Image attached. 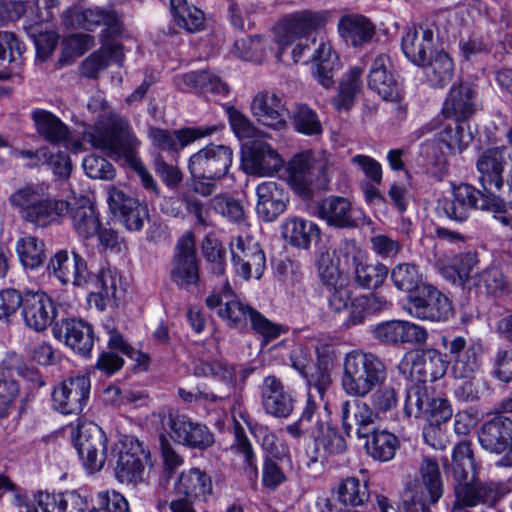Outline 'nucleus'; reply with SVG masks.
<instances>
[{
  "label": "nucleus",
  "instance_id": "obj_34",
  "mask_svg": "<svg viewBox=\"0 0 512 512\" xmlns=\"http://www.w3.org/2000/svg\"><path fill=\"white\" fill-rule=\"evenodd\" d=\"M478 439L486 451L504 456L512 447V420L498 416L485 422Z\"/></svg>",
  "mask_w": 512,
  "mask_h": 512
},
{
  "label": "nucleus",
  "instance_id": "obj_33",
  "mask_svg": "<svg viewBox=\"0 0 512 512\" xmlns=\"http://www.w3.org/2000/svg\"><path fill=\"white\" fill-rule=\"evenodd\" d=\"M18 20L22 21L24 32H55L38 10L27 11L22 1L0 0V28Z\"/></svg>",
  "mask_w": 512,
  "mask_h": 512
},
{
  "label": "nucleus",
  "instance_id": "obj_28",
  "mask_svg": "<svg viewBox=\"0 0 512 512\" xmlns=\"http://www.w3.org/2000/svg\"><path fill=\"white\" fill-rule=\"evenodd\" d=\"M256 214L264 222H273L287 208L288 195L275 181H263L256 187Z\"/></svg>",
  "mask_w": 512,
  "mask_h": 512
},
{
  "label": "nucleus",
  "instance_id": "obj_9",
  "mask_svg": "<svg viewBox=\"0 0 512 512\" xmlns=\"http://www.w3.org/2000/svg\"><path fill=\"white\" fill-rule=\"evenodd\" d=\"M170 279L184 289L198 286L200 282V260L192 231H186L176 242L171 260Z\"/></svg>",
  "mask_w": 512,
  "mask_h": 512
},
{
  "label": "nucleus",
  "instance_id": "obj_50",
  "mask_svg": "<svg viewBox=\"0 0 512 512\" xmlns=\"http://www.w3.org/2000/svg\"><path fill=\"white\" fill-rule=\"evenodd\" d=\"M315 425L318 429V434L315 435V443L317 450L322 451L320 455L322 458L341 455L346 451V441L336 428L320 423L318 420Z\"/></svg>",
  "mask_w": 512,
  "mask_h": 512
},
{
  "label": "nucleus",
  "instance_id": "obj_46",
  "mask_svg": "<svg viewBox=\"0 0 512 512\" xmlns=\"http://www.w3.org/2000/svg\"><path fill=\"white\" fill-rule=\"evenodd\" d=\"M453 197L466 208L500 212L503 208V201L491 194H483L469 184H461L453 189Z\"/></svg>",
  "mask_w": 512,
  "mask_h": 512
},
{
  "label": "nucleus",
  "instance_id": "obj_16",
  "mask_svg": "<svg viewBox=\"0 0 512 512\" xmlns=\"http://www.w3.org/2000/svg\"><path fill=\"white\" fill-rule=\"evenodd\" d=\"M167 426L170 429V437L188 448L205 450L214 444V435L210 429L186 415L170 413Z\"/></svg>",
  "mask_w": 512,
  "mask_h": 512
},
{
  "label": "nucleus",
  "instance_id": "obj_7",
  "mask_svg": "<svg viewBox=\"0 0 512 512\" xmlns=\"http://www.w3.org/2000/svg\"><path fill=\"white\" fill-rule=\"evenodd\" d=\"M112 453L115 477L120 483L136 486L143 482L149 453L138 439L124 436L115 443Z\"/></svg>",
  "mask_w": 512,
  "mask_h": 512
},
{
  "label": "nucleus",
  "instance_id": "obj_3",
  "mask_svg": "<svg viewBox=\"0 0 512 512\" xmlns=\"http://www.w3.org/2000/svg\"><path fill=\"white\" fill-rule=\"evenodd\" d=\"M222 290L221 294L209 295L205 303L209 309H217V315L229 327L242 329L250 322L251 328L266 341L279 337L284 331L281 325L271 322L257 310L236 298L226 279Z\"/></svg>",
  "mask_w": 512,
  "mask_h": 512
},
{
  "label": "nucleus",
  "instance_id": "obj_32",
  "mask_svg": "<svg viewBox=\"0 0 512 512\" xmlns=\"http://www.w3.org/2000/svg\"><path fill=\"white\" fill-rule=\"evenodd\" d=\"M375 420V413L365 402L347 400L341 404L342 428L348 437L354 433L358 438H366Z\"/></svg>",
  "mask_w": 512,
  "mask_h": 512
},
{
  "label": "nucleus",
  "instance_id": "obj_58",
  "mask_svg": "<svg viewBox=\"0 0 512 512\" xmlns=\"http://www.w3.org/2000/svg\"><path fill=\"white\" fill-rule=\"evenodd\" d=\"M310 34H277L275 42L278 46V58H281L288 47H292L291 56L297 63L303 56L306 49H310V45H316L317 40L311 39Z\"/></svg>",
  "mask_w": 512,
  "mask_h": 512
},
{
  "label": "nucleus",
  "instance_id": "obj_10",
  "mask_svg": "<svg viewBox=\"0 0 512 512\" xmlns=\"http://www.w3.org/2000/svg\"><path fill=\"white\" fill-rule=\"evenodd\" d=\"M477 469L475 462L452 464L454 498L466 501L471 495L512 491L510 480L481 481L477 476Z\"/></svg>",
  "mask_w": 512,
  "mask_h": 512
},
{
  "label": "nucleus",
  "instance_id": "obj_5",
  "mask_svg": "<svg viewBox=\"0 0 512 512\" xmlns=\"http://www.w3.org/2000/svg\"><path fill=\"white\" fill-rule=\"evenodd\" d=\"M386 378V367L373 353L348 352L343 360L341 385L349 396L364 397Z\"/></svg>",
  "mask_w": 512,
  "mask_h": 512
},
{
  "label": "nucleus",
  "instance_id": "obj_30",
  "mask_svg": "<svg viewBox=\"0 0 512 512\" xmlns=\"http://www.w3.org/2000/svg\"><path fill=\"white\" fill-rule=\"evenodd\" d=\"M442 344L448 350L452 372L456 378H468L478 370L477 347L473 344L468 345L464 337H442Z\"/></svg>",
  "mask_w": 512,
  "mask_h": 512
},
{
  "label": "nucleus",
  "instance_id": "obj_1",
  "mask_svg": "<svg viewBox=\"0 0 512 512\" xmlns=\"http://www.w3.org/2000/svg\"><path fill=\"white\" fill-rule=\"evenodd\" d=\"M8 202L24 222L39 228L60 224L66 213L76 233L84 239L93 237L100 227L95 208L85 196L65 201L50 196L42 185L28 184L11 193Z\"/></svg>",
  "mask_w": 512,
  "mask_h": 512
},
{
  "label": "nucleus",
  "instance_id": "obj_41",
  "mask_svg": "<svg viewBox=\"0 0 512 512\" xmlns=\"http://www.w3.org/2000/svg\"><path fill=\"white\" fill-rule=\"evenodd\" d=\"M476 92L468 84L452 86L444 101L442 114L454 120H466L475 113Z\"/></svg>",
  "mask_w": 512,
  "mask_h": 512
},
{
  "label": "nucleus",
  "instance_id": "obj_56",
  "mask_svg": "<svg viewBox=\"0 0 512 512\" xmlns=\"http://www.w3.org/2000/svg\"><path fill=\"white\" fill-rule=\"evenodd\" d=\"M16 252L24 267L35 269L43 264L45 245L43 241L33 236H25L16 242Z\"/></svg>",
  "mask_w": 512,
  "mask_h": 512
},
{
  "label": "nucleus",
  "instance_id": "obj_4",
  "mask_svg": "<svg viewBox=\"0 0 512 512\" xmlns=\"http://www.w3.org/2000/svg\"><path fill=\"white\" fill-rule=\"evenodd\" d=\"M335 165L327 151L306 150L296 153L287 164L289 186L303 198H310L315 189H324L330 182Z\"/></svg>",
  "mask_w": 512,
  "mask_h": 512
},
{
  "label": "nucleus",
  "instance_id": "obj_61",
  "mask_svg": "<svg viewBox=\"0 0 512 512\" xmlns=\"http://www.w3.org/2000/svg\"><path fill=\"white\" fill-rule=\"evenodd\" d=\"M232 131L240 140L265 137L266 134L258 129L253 122L234 106L226 108Z\"/></svg>",
  "mask_w": 512,
  "mask_h": 512
},
{
  "label": "nucleus",
  "instance_id": "obj_57",
  "mask_svg": "<svg viewBox=\"0 0 512 512\" xmlns=\"http://www.w3.org/2000/svg\"><path fill=\"white\" fill-rule=\"evenodd\" d=\"M473 135L463 120H455L440 132V141L451 152H462L472 141Z\"/></svg>",
  "mask_w": 512,
  "mask_h": 512
},
{
  "label": "nucleus",
  "instance_id": "obj_23",
  "mask_svg": "<svg viewBox=\"0 0 512 512\" xmlns=\"http://www.w3.org/2000/svg\"><path fill=\"white\" fill-rule=\"evenodd\" d=\"M401 366H410V374L418 382H434L446 373L448 363L443 355L435 349L405 355Z\"/></svg>",
  "mask_w": 512,
  "mask_h": 512
},
{
  "label": "nucleus",
  "instance_id": "obj_40",
  "mask_svg": "<svg viewBox=\"0 0 512 512\" xmlns=\"http://www.w3.org/2000/svg\"><path fill=\"white\" fill-rule=\"evenodd\" d=\"M233 397V404L231 407V412L234 418V432H235V447L237 451L243 455L244 461L247 466L250 468L253 475L256 477L258 474L257 464L255 454L252 449V445L248 440L247 436L244 433L243 428L240 426L237 421V417L241 418L247 425L250 427V422L248 421V415L245 412L243 407V399L241 395L236 393L235 391V373L233 374V390L230 392V397Z\"/></svg>",
  "mask_w": 512,
  "mask_h": 512
},
{
  "label": "nucleus",
  "instance_id": "obj_35",
  "mask_svg": "<svg viewBox=\"0 0 512 512\" xmlns=\"http://www.w3.org/2000/svg\"><path fill=\"white\" fill-rule=\"evenodd\" d=\"M349 199L341 196H329L318 205L317 214L327 224L337 228H353L358 225L359 214Z\"/></svg>",
  "mask_w": 512,
  "mask_h": 512
},
{
  "label": "nucleus",
  "instance_id": "obj_8",
  "mask_svg": "<svg viewBox=\"0 0 512 512\" xmlns=\"http://www.w3.org/2000/svg\"><path fill=\"white\" fill-rule=\"evenodd\" d=\"M418 475L422 486L413 484L406 488V502H410L417 510L428 511L437 503L444 492L439 462L432 456L423 455L418 465Z\"/></svg>",
  "mask_w": 512,
  "mask_h": 512
},
{
  "label": "nucleus",
  "instance_id": "obj_21",
  "mask_svg": "<svg viewBox=\"0 0 512 512\" xmlns=\"http://www.w3.org/2000/svg\"><path fill=\"white\" fill-rule=\"evenodd\" d=\"M57 310L54 301L41 291H28L23 296L22 317L25 325L36 331L46 330L54 321Z\"/></svg>",
  "mask_w": 512,
  "mask_h": 512
},
{
  "label": "nucleus",
  "instance_id": "obj_44",
  "mask_svg": "<svg viewBox=\"0 0 512 512\" xmlns=\"http://www.w3.org/2000/svg\"><path fill=\"white\" fill-rule=\"evenodd\" d=\"M281 233L290 245L308 249L311 242L318 238L320 231L318 226L311 221L300 217H290L283 221Z\"/></svg>",
  "mask_w": 512,
  "mask_h": 512
},
{
  "label": "nucleus",
  "instance_id": "obj_15",
  "mask_svg": "<svg viewBox=\"0 0 512 512\" xmlns=\"http://www.w3.org/2000/svg\"><path fill=\"white\" fill-rule=\"evenodd\" d=\"M63 22L67 28L77 27L85 32H93L103 26L101 32H125L122 15L114 9L86 8L81 11L67 10Z\"/></svg>",
  "mask_w": 512,
  "mask_h": 512
},
{
  "label": "nucleus",
  "instance_id": "obj_47",
  "mask_svg": "<svg viewBox=\"0 0 512 512\" xmlns=\"http://www.w3.org/2000/svg\"><path fill=\"white\" fill-rule=\"evenodd\" d=\"M176 85L179 89L186 86L221 96H226L229 93V86L218 76L206 70L183 74L177 78Z\"/></svg>",
  "mask_w": 512,
  "mask_h": 512
},
{
  "label": "nucleus",
  "instance_id": "obj_19",
  "mask_svg": "<svg viewBox=\"0 0 512 512\" xmlns=\"http://www.w3.org/2000/svg\"><path fill=\"white\" fill-rule=\"evenodd\" d=\"M90 388V380L84 375L63 381L52 393L54 408L62 414L81 413L88 401Z\"/></svg>",
  "mask_w": 512,
  "mask_h": 512
},
{
  "label": "nucleus",
  "instance_id": "obj_29",
  "mask_svg": "<svg viewBox=\"0 0 512 512\" xmlns=\"http://www.w3.org/2000/svg\"><path fill=\"white\" fill-rule=\"evenodd\" d=\"M52 332L55 338L82 355H88L92 350L93 329L82 320L62 319L55 323Z\"/></svg>",
  "mask_w": 512,
  "mask_h": 512
},
{
  "label": "nucleus",
  "instance_id": "obj_39",
  "mask_svg": "<svg viewBox=\"0 0 512 512\" xmlns=\"http://www.w3.org/2000/svg\"><path fill=\"white\" fill-rule=\"evenodd\" d=\"M177 498L175 500L195 501L205 500L212 492L210 477L198 468L183 471L175 485Z\"/></svg>",
  "mask_w": 512,
  "mask_h": 512
},
{
  "label": "nucleus",
  "instance_id": "obj_26",
  "mask_svg": "<svg viewBox=\"0 0 512 512\" xmlns=\"http://www.w3.org/2000/svg\"><path fill=\"white\" fill-rule=\"evenodd\" d=\"M96 290L90 294V302L103 311L108 306L117 307L126 293V283L116 269H102L96 276Z\"/></svg>",
  "mask_w": 512,
  "mask_h": 512
},
{
  "label": "nucleus",
  "instance_id": "obj_31",
  "mask_svg": "<svg viewBox=\"0 0 512 512\" xmlns=\"http://www.w3.org/2000/svg\"><path fill=\"white\" fill-rule=\"evenodd\" d=\"M48 273L55 276L61 283L84 285L89 276L85 260L77 254L70 258L66 250L56 252L48 262Z\"/></svg>",
  "mask_w": 512,
  "mask_h": 512
},
{
  "label": "nucleus",
  "instance_id": "obj_38",
  "mask_svg": "<svg viewBox=\"0 0 512 512\" xmlns=\"http://www.w3.org/2000/svg\"><path fill=\"white\" fill-rule=\"evenodd\" d=\"M504 148L486 150L477 161L479 182L488 194L495 196L503 186V171L505 165Z\"/></svg>",
  "mask_w": 512,
  "mask_h": 512
},
{
  "label": "nucleus",
  "instance_id": "obj_27",
  "mask_svg": "<svg viewBox=\"0 0 512 512\" xmlns=\"http://www.w3.org/2000/svg\"><path fill=\"white\" fill-rule=\"evenodd\" d=\"M374 338L388 344L425 343L428 333L426 329L410 321L392 320L378 324L373 329Z\"/></svg>",
  "mask_w": 512,
  "mask_h": 512
},
{
  "label": "nucleus",
  "instance_id": "obj_24",
  "mask_svg": "<svg viewBox=\"0 0 512 512\" xmlns=\"http://www.w3.org/2000/svg\"><path fill=\"white\" fill-rule=\"evenodd\" d=\"M108 204L111 212L117 216L129 231H139L148 219L147 206L124 193L121 189L111 187L108 191Z\"/></svg>",
  "mask_w": 512,
  "mask_h": 512
},
{
  "label": "nucleus",
  "instance_id": "obj_54",
  "mask_svg": "<svg viewBox=\"0 0 512 512\" xmlns=\"http://www.w3.org/2000/svg\"><path fill=\"white\" fill-rule=\"evenodd\" d=\"M394 286L404 292L419 291L423 285V274L413 263H399L391 271Z\"/></svg>",
  "mask_w": 512,
  "mask_h": 512
},
{
  "label": "nucleus",
  "instance_id": "obj_62",
  "mask_svg": "<svg viewBox=\"0 0 512 512\" xmlns=\"http://www.w3.org/2000/svg\"><path fill=\"white\" fill-rule=\"evenodd\" d=\"M335 252L329 249H322L317 258V267L319 277L324 284L332 286L334 291L339 289L337 287L340 279V270L338 262L334 259Z\"/></svg>",
  "mask_w": 512,
  "mask_h": 512
},
{
  "label": "nucleus",
  "instance_id": "obj_14",
  "mask_svg": "<svg viewBox=\"0 0 512 512\" xmlns=\"http://www.w3.org/2000/svg\"><path fill=\"white\" fill-rule=\"evenodd\" d=\"M78 455L85 469L90 473L100 471L106 460V435L93 423L82 424L74 440Z\"/></svg>",
  "mask_w": 512,
  "mask_h": 512
},
{
  "label": "nucleus",
  "instance_id": "obj_52",
  "mask_svg": "<svg viewBox=\"0 0 512 512\" xmlns=\"http://www.w3.org/2000/svg\"><path fill=\"white\" fill-rule=\"evenodd\" d=\"M367 453L375 460H391L399 447L398 438L388 431H374L365 444Z\"/></svg>",
  "mask_w": 512,
  "mask_h": 512
},
{
  "label": "nucleus",
  "instance_id": "obj_63",
  "mask_svg": "<svg viewBox=\"0 0 512 512\" xmlns=\"http://www.w3.org/2000/svg\"><path fill=\"white\" fill-rule=\"evenodd\" d=\"M511 492L512 491H503L487 494L482 493L480 494V496L471 495V498L467 499L466 501H460L459 498H454V502L450 512H472L470 508L477 506L485 508H494Z\"/></svg>",
  "mask_w": 512,
  "mask_h": 512
},
{
  "label": "nucleus",
  "instance_id": "obj_37",
  "mask_svg": "<svg viewBox=\"0 0 512 512\" xmlns=\"http://www.w3.org/2000/svg\"><path fill=\"white\" fill-rule=\"evenodd\" d=\"M213 131V128H182L169 131L152 127L149 129V138L159 149L178 153L194 141L211 135Z\"/></svg>",
  "mask_w": 512,
  "mask_h": 512
},
{
  "label": "nucleus",
  "instance_id": "obj_43",
  "mask_svg": "<svg viewBox=\"0 0 512 512\" xmlns=\"http://www.w3.org/2000/svg\"><path fill=\"white\" fill-rule=\"evenodd\" d=\"M173 23L185 32H200L205 29V13L188 0H169Z\"/></svg>",
  "mask_w": 512,
  "mask_h": 512
},
{
  "label": "nucleus",
  "instance_id": "obj_6",
  "mask_svg": "<svg viewBox=\"0 0 512 512\" xmlns=\"http://www.w3.org/2000/svg\"><path fill=\"white\" fill-rule=\"evenodd\" d=\"M391 301L385 296L370 293L367 295L352 296L344 287L332 292L329 298V308L335 314H345L341 326L349 329L364 321L366 314L377 313L391 307Z\"/></svg>",
  "mask_w": 512,
  "mask_h": 512
},
{
  "label": "nucleus",
  "instance_id": "obj_22",
  "mask_svg": "<svg viewBox=\"0 0 512 512\" xmlns=\"http://www.w3.org/2000/svg\"><path fill=\"white\" fill-rule=\"evenodd\" d=\"M250 112L260 125L273 130H283L287 127L288 111L282 99L270 91L256 93L250 104Z\"/></svg>",
  "mask_w": 512,
  "mask_h": 512
},
{
  "label": "nucleus",
  "instance_id": "obj_17",
  "mask_svg": "<svg viewBox=\"0 0 512 512\" xmlns=\"http://www.w3.org/2000/svg\"><path fill=\"white\" fill-rule=\"evenodd\" d=\"M276 149L263 141H253L242 152V168L248 175L270 177L283 167Z\"/></svg>",
  "mask_w": 512,
  "mask_h": 512
},
{
  "label": "nucleus",
  "instance_id": "obj_53",
  "mask_svg": "<svg viewBox=\"0 0 512 512\" xmlns=\"http://www.w3.org/2000/svg\"><path fill=\"white\" fill-rule=\"evenodd\" d=\"M434 47L433 34H405L402 38V50L414 64L424 66L427 53Z\"/></svg>",
  "mask_w": 512,
  "mask_h": 512
},
{
  "label": "nucleus",
  "instance_id": "obj_55",
  "mask_svg": "<svg viewBox=\"0 0 512 512\" xmlns=\"http://www.w3.org/2000/svg\"><path fill=\"white\" fill-rule=\"evenodd\" d=\"M370 498V492L366 483L355 477H348L339 484L337 499L345 506H361Z\"/></svg>",
  "mask_w": 512,
  "mask_h": 512
},
{
  "label": "nucleus",
  "instance_id": "obj_48",
  "mask_svg": "<svg viewBox=\"0 0 512 512\" xmlns=\"http://www.w3.org/2000/svg\"><path fill=\"white\" fill-rule=\"evenodd\" d=\"M454 69L450 55L444 51L437 52L424 66L425 80L433 88H443L452 80Z\"/></svg>",
  "mask_w": 512,
  "mask_h": 512
},
{
  "label": "nucleus",
  "instance_id": "obj_59",
  "mask_svg": "<svg viewBox=\"0 0 512 512\" xmlns=\"http://www.w3.org/2000/svg\"><path fill=\"white\" fill-rule=\"evenodd\" d=\"M262 38L257 34H241L234 40L231 53L246 61H261L263 54Z\"/></svg>",
  "mask_w": 512,
  "mask_h": 512
},
{
  "label": "nucleus",
  "instance_id": "obj_60",
  "mask_svg": "<svg viewBox=\"0 0 512 512\" xmlns=\"http://www.w3.org/2000/svg\"><path fill=\"white\" fill-rule=\"evenodd\" d=\"M471 284L479 290L492 295L502 293L507 288V280L496 267H490L471 278Z\"/></svg>",
  "mask_w": 512,
  "mask_h": 512
},
{
  "label": "nucleus",
  "instance_id": "obj_20",
  "mask_svg": "<svg viewBox=\"0 0 512 512\" xmlns=\"http://www.w3.org/2000/svg\"><path fill=\"white\" fill-rule=\"evenodd\" d=\"M336 10L301 9L282 16L272 32H318L333 21Z\"/></svg>",
  "mask_w": 512,
  "mask_h": 512
},
{
  "label": "nucleus",
  "instance_id": "obj_49",
  "mask_svg": "<svg viewBox=\"0 0 512 512\" xmlns=\"http://www.w3.org/2000/svg\"><path fill=\"white\" fill-rule=\"evenodd\" d=\"M362 73L363 70L355 66L349 69L341 79L338 93L332 99V104L338 111H347L354 105L356 95L362 87Z\"/></svg>",
  "mask_w": 512,
  "mask_h": 512
},
{
  "label": "nucleus",
  "instance_id": "obj_51",
  "mask_svg": "<svg viewBox=\"0 0 512 512\" xmlns=\"http://www.w3.org/2000/svg\"><path fill=\"white\" fill-rule=\"evenodd\" d=\"M354 266L356 283L366 289L380 287L388 275L387 266L379 262L371 263L354 258Z\"/></svg>",
  "mask_w": 512,
  "mask_h": 512
},
{
  "label": "nucleus",
  "instance_id": "obj_25",
  "mask_svg": "<svg viewBox=\"0 0 512 512\" xmlns=\"http://www.w3.org/2000/svg\"><path fill=\"white\" fill-rule=\"evenodd\" d=\"M260 391L262 407L268 415L275 418H288L292 414L295 399L280 379L273 375L265 377Z\"/></svg>",
  "mask_w": 512,
  "mask_h": 512
},
{
  "label": "nucleus",
  "instance_id": "obj_13",
  "mask_svg": "<svg viewBox=\"0 0 512 512\" xmlns=\"http://www.w3.org/2000/svg\"><path fill=\"white\" fill-rule=\"evenodd\" d=\"M194 374L203 377H214L225 384L223 391L203 392V391H187L183 388L178 389L179 397L186 403L199 402H223L229 399L230 392L233 390V374L234 367L228 366L221 362H205L200 361L194 367Z\"/></svg>",
  "mask_w": 512,
  "mask_h": 512
},
{
  "label": "nucleus",
  "instance_id": "obj_11",
  "mask_svg": "<svg viewBox=\"0 0 512 512\" xmlns=\"http://www.w3.org/2000/svg\"><path fill=\"white\" fill-rule=\"evenodd\" d=\"M233 161V151L225 145H208L191 155L189 171L194 179L219 180Z\"/></svg>",
  "mask_w": 512,
  "mask_h": 512
},
{
  "label": "nucleus",
  "instance_id": "obj_18",
  "mask_svg": "<svg viewBox=\"0 0 512 512\" xmlns=\"http://www.w3.org/2000/svg\"><path fill=\"white\" fill-rule=\"evenodd\" d=\"M412 316L429 321H445L452 315L449 299L432 285H423L410 299Z\"/></svg>",
  "mask_w": 512,
  "mask_h": 512
},
{
  "label": "nucleus",
  "instance_id": "obj_2",
  "mask_svg": "<svg viewBox=\"0 0 512 512\" xmlns=\"http://www.w3.org/2000/svg\"><path fill=\"white\" fill-rule=\"evenodd\" d=\"M85 138L93 147L105 151L110 157L123 160L128 164L137 172L145 188L153 190L156 188L153 177L137 156L140 141L125 119L112 115L108 127L87 134Z\"/></svg>",
  "mask_w": 512,
  "mask_h": 512
},
{
  "label": "nucleus",
  "instance_id": "obj_45",
  "mask_svg": "<svg viewBox=\"0 0 512 512\" xmlns=\"http://www.w3.org/2000/svg\"><path fill=\"white\" fill-rule=\"evenodd\" d=\"M37 133L53 144L66 143L69 139V128L54 114L44 109L31 112Z\"/></svg>",
  "mask_w": 512,
  "mask_h": 512
},
{
  "label": "nucleus",
  "instance_id": "obj_64",
  "mask_svg": "<svg viewBox=\"0 0 512 512\" xmlns=\"http://www.w3.org/2000/svg\"><path fill=\"white\" fill-rule=\"evenodd\" d=\"M97 506L88 512H130L128 500L116 490H103L97 493Z\"/></svg>",
  "mask_w": 512,
  "mask_h": 512
},
{
  "label": "nucleus",
  "instance_id": "obj_42",
  "mask_svg": "<svg viewBox=\"0 0 512 512\" xmlns=\"http://www.w3.org/2000/svg\"><path fill=\"white\" fill-rule=\"evenodd\" d=\"M313 75L318 83L329 89L334 85V73L340 68L338 55L329 43L319 41L313 55Z\"/></svg>",
  "mask_w": 512,
  "mask_h": 512
},
{
  "label": "nucleus",
  "instance_id": "obj_12",
  "mask_svg": "<svg viewBox=\"0 0 512 512\" xmlns=\"http://www.w3.org/2000/svg\"><path fill=\"white\" fill-rule=\"evenodd\" d=\"M232 265L244 280H259L266 268L265 253L259 243L249 236L239 235L230 242Z\"/></svg>",
  "mask_w": 512,
  "mask_h": 512
},
{
  "label": "nucleus",
  "instance_id": "obj_36",
  "mask_svg": "<svg viewBox=\"0 0 512 512\" xmlns=\"http://www.w3.org/2000/svg\"><path fill=\"white\" fill-rule=\"evenodd\" d=\"M390 58L379 54L373 61L368 75V86L384 100L398 102L402 99V90L398 81L389 71Z\"/></svg>",
  "mask_w": 512,
  "mask_h": 512
}]
</instances>
